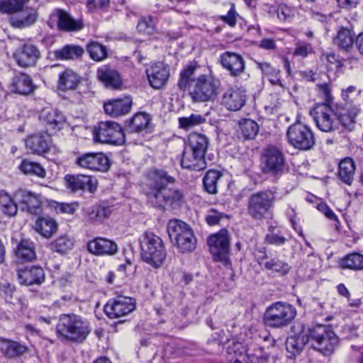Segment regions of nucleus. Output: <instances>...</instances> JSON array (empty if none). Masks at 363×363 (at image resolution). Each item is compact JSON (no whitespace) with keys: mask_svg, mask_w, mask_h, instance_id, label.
<instances>
[{"mask_svg":"<svg viewBox=\"0 0 363 363\" xmlns=\"http://www.w3.org/2000/svg\"><path fill=\"white\" fill-rule=\"evenodd\" d=\"M338 338L330 327L316 325L307 328L302 323H296L291 328V334L286 341V348L293 356L300 354L306 344L324 355L332 354L338 345Z\"/></svg>","mask_w":363,"mask_h":363,"instance_id":"obj_1","label":"nucleus"},{"mask_svg":"<svg viewBox=\"0 0 363 363\" xmlns=\"http://www.w3.org/2000/svg\"><path fill=\"white\" fill-rule=\"evenodd\" d=\"M175 182L174 177L162 169L150 170L143 191L147 202L152 206L164 209L167 206L178 208L183 201V194L177 189L169 186Z\"/></svg>","mask_w":363,"mask_h":363,"instance_id":"obj_2","label":"nucleus"},{"mask_svg":"<svg viewBox=\"0 0 363 363\" xmlns=\"http://www.w3.org/2000/svg\"><path fill=\"white\" fill-rule=\"evenodd\" d=\"M91 330L90 322L75 313L60 315L56 325L57 337L73 343L84 342Z\"/></svg>","mask_w":363,"mask_h":363,"instance_id":"obj_3","label":"nucleus"},{"mask_svg":"<svg viewBox=\"0 0 363 363\" xmlns=\"http://www.w3.org/2000/svg\"><path fill=\"white\" fill-rule=\"evenodd\" d=\"M141 258L153 268L160 267L167 257L162 239L150 232H145L140 238Z\"/></svg>","mask_w":363,"mask_h":363,"instance_id":"obj_4","label":"nucleus"},{"mask_svg":"<svg viewBox=\"0 0 363 363\" xmlns=\"http://www.w3.org/2000/svg\"><path fill=\"white\" fill-rule=\"evenodd\" d=\"M296 315L295 308L285 302H276L269 306L264 315V323L272 328H283L291 323Z\"/></svg>","mask_w":363,"mask_h":363,"instance_id":"obj_5","label":"nucleus"},{"mask_svg":"<svg viewBox=\"0 0 363 363\" xmlns=\"http://www.w3.org/2000/svg\"><path fill=\"white\" fill-rule=\"evenodd\" d=\"M220 85L218 79L203 74L192 80L189 94L196 102L213 101L218 97Z\"/></svg>","mask_w":363,"mask_h":363,"instance_id":"obj_6","label":"nucleus"},{"mask_svg":"<svg viewBox=\"0 0 363 363\" xmlns=\"http://www.w3.org/2000/svg\"><path fill=\"white\" fill-rule=\"evenodd\" d=\"M207 244L213 260L220 262L226 268H230V238L228 230L223 228L217 233L210 235Z\"/></svg>","mask_w":363,"mask_h":363,"instance_id":"obj_7","label":"nucleus"},{"mask_svg":"<svg viewBox=\"0 0 363 363\" xmlns=\"http://www.w3.org/2000/svg\"><path fill=\"white\" fill-rule=\"evenodd\" d=\"M260 166L263 173L273 177H280L285 169L283 152L275 146H267L262 150Z\"/></svg>","mask_w":363,"mask_h":363,"instance_id":"obj_8","label":"nucleus"},{"mask_svg":"<svg viewBox=\"0 0 363 363\" xmlns=\"http://www.w3.org/2000/svg\"><path fill=\"white\" fill-rule=\"evenodd\" d=\"M94 138L101 143L123 145L125 138L121 126L113 121H101L94 130Z\"/></svg>","mask_w":363,"mask_h":363,"instance_id":"obj_9","label":"nucleus"},{"mask_svg":"<svg viewBox=\"0 0 363 363\" xmlns=\"http://www.w3.org/2000/svg\"><path fill=\"white\" fill-rule=\"evenodd\" d=\"M286 136L289 144L301 150H311L315 143L311 128L301 123L291 125L288 128Z\"/></svg>","mask_w":363,"mask_h":363,"instance_id":"obj_10","label":"nucleus"},{"mask_svg":"<svg viewBox=\"0 0 363 363\" xmlns=\"http://www.w3.org/2000/svg\"><path fill=\"white\" fill-rule=\"evenodd\" d=\"M316 126L323 132H333L338 128L339 121L334 110L326 104H317L310 111Z\"/></svg>","mask_w":363,"mask_h":363,"instance_id":"obj_11","label":"nucleus"},{"mask_svg":"<svg viewBox=\"0 0 363 363\" xmlns=\"http://www.w3.org/2000/svg\"><path fill=\"white\" fill-rule=\"evenodd\" d=\"M275 194L271 190L252 194L248 203L250 215L255 219H262L270 211L275 201Z\"/></svg>","mask_w":363,"mask_h":363,"instance_id":"obj_12","label":"nucleus"},{"mask_svg":"<svg viewBox=\"0 0 363 363\" xmlns=\"http://www.w3.org/2000/svg\"><path fill=\"white\" fill-rule=\"evenodd\" d=\"M135 299L124 296H118L109 301L104 306V312L109 318H119L126 316L135 311Z\"/></svg>","mask_w":363,"mask_h":363,"instance_id":"obj_13","label":"nucleus"},{"mask_svg":"<svg viewBox=\"0 0 363 363\" xmlns=\"http://www.w3.org/2000/svg\"><path fill=\"white\" fill-rule=\"evenodd\" d=\"M167 233L181 252H191L196 248V240L191 228H167Z\"/></svg>","mask_w":363,"mask_h":363,"instance_id":"obj_14","label":"nucleus"},{"mask_svg":"<svg viewBox=\"0 0 363 363\" xmlns=\"http://www.w3.org/2000/svg\"><path fill=\"white\" fill-rule=\"evenodd\" d=\"M246 101V92L242 88L232 87L225 91L222 96V104L228 110H240Z\"/></svg>","mask_w":363,"mask_h":363,"instance_id":"obj_15","label":"nucleus"},{"mask_svg":"<svg viewBox=\"0 0 363 363\" xmlns=\"http://www.w3.org/2000/svg\"><path fill=\"white\" fill-rule=\"evenodd\" d=\"M18 281L22 285H40L45 281V272L39 266L20 267L17 269Z\"/></svg>","mask_w":363,"mask_h":363,"instance_id":"obj_16","label":"nucleus"},{"mask_svg":"<svg viewBox=\"0 0 363 363\" xmlns=\"http://www.w3.org/2000/svg\"><path fill=\"white\" fill-rule=\"evenodd\" d=\"M150 84L154 89H161L163 87L169 77V69L168 65L162 62H157L146 70Z\"/></svg>","mask_w":363,"mask_h":363,"instance_id":"obj_17","label":"nucleus"},{"mask_svg":"<svg viewBox=\"0 0 363 363\" xmlns=\"http://www.w3.org/2000/svg\"><path fill=\"white\" fill-rule=\"evenodd\" d=\"M67 187L72 191L88 189L94 192L96 189V180L85 174H68L65 177Z\"/></svg>","mask_w":363,"mask_h":363,"instance_id":"obj_18","label":"nucleus"},{"mask_svg":"<svg viewBox=\"0 0 363 363\" xmlns=\"http://www.w3.org/2000/svg\"><path fill=\"white\" fill-rule=\"evenodd\" d=\"M219 61L223 67L229 71L232 76H239L245 70L244 59L238 53L225 52L220 55Z\"/></svg>","mask_w":363,"mask_h":363,"instance_id":"obj_19","label":"nucleus"},{"mask_svg":"<svg viewBox=\"0 0 363 363\" xmlns=\"http://www.w3.org/2000/svg\"><path fill=\"white\" fill-rule=\"evenodd\" d=\"M40 55V51L36 46L25 43L13 54V57L18 65L28 67L35 65Z\"/></svg>","mask_w":363,"mask_h":363,"instance_id":"obj_20","label":"nucleus"},{"mask_svg":"<svg viewBox=\"0 0 363 363\" xmlns=\"http://www.w3.org/2000/svg\"><path fill=\"white\" fill-rule=\"evenodd\" d=\"M16 200L20 203L21 210L30 214H38L41 206L38 196L25 190H19L16 194Z\"/></svg>","mask_w":363,"mask_h":363,"instance_id":"obj_21","label":"nucleus"},{"mask_svg":"<svg viewBox=\"0 0 363 363\" xmlns=\"http://www.w3.org/2000/svg\"><path fill=\"white\" fill-rule=\"evenodd\" d=\"M204 157V155L185 147L183 151L181 165L184 169L194 171L203 170L206 167Z\"/></svg>","mask_w":363,"mask_h":363,"instance_id":"obj_22","label":"nucleus"},{"mask_svg":"<svg viewBox=\"0 0 363 363\" xmlns=\"http://www.w3.org/2000/svg\"><path fill=\"white\" fill-rule=\"evenodd\" d=\"M132 104V99L130 97H125L106 102L104 104V108L106 114L113 117H119L128 113Z\"/></svg>","mask_w":363,"mask_h":363,"instance_id":"obj_23","label":"nucleus"},{"mask_svg":"<svg viewBox=\"0 0 363 363\" xmlns=\"http://www.w3.org/2000/svg\"><path fill=\"white\" fill-rule=\"evenodd\" d=\"M39 119L43 124L51 130L61 129L65 122V118L61 112L50 108H44L41 111Z\"/></svg>","mask_w":363,"mask_h":363,"instance_id":"obj_24","label":"nucleus"},{"mask_svg":"<svg viewBox=\"0 0 363 363\" xmlns=\"http://www.w3.org/2000/svg\"><path fill=\"white\" fill-rule=\"evenodd\" d=\"M56 18L60 30L66 31H77L82 29L84 24L81 20H75L67 12L57 9L52 14Z\"/></svg>","mask_w":363,"mask_h":363,"instance_id":"obj_25","label":"nucleus"},{"mask_svg":"<svg viewBox=\"0 0 363 363\" xmlns=\"http://www.w3.org/2000/svg\"><path fill=\"white\" fill-rule=\"evenodd\" d=\"M97 77L109 89H118L122 84L119 73L108 66H104L97 70Z\"/></svg>","mask_w":363,"mask_h":363,"instance_id":"obj_26","label":"nucleus"},{"mask_svg":"<svg viewBox=\"0 0 363 363\" xmlns=\"http://www.w3.org/2000/svg\"><path fill=\"white\" fill-rule=\"evenodd\" d=\"M87 249L94 255H113L118 248L116 244L109 240L96 238L89 242Z\"/></svg>","mask_w":363,"mask_h":363,"instance_id":"obj_27","label":"nucleus"},{"mask_svg":"<svg viewBox=\"0 0 363 363\" xmlns=\"http://www.w3.org/2000/svg\"><path fill=\"white\" fill-rule=\"evenodd\" d=\"M81 82V77L71 69H66L59 74L57 87L63 91L75 90Z\"/></svg>","mask_w":363,"mask_h":363,"instance_id":"obj_28","label":"nucleus"},{"mask_svg":"<svg viewBox=\"0 0 363 363\" xmlns=\"http://www.w3.org/2000/svg\"><path fill=\"white\" fill-rule=\"evenodd\" d=\"M50 137L48 134L33 135L28 138L26 145L33 153L41 155L46 152L50 147Z\"/></svg>","mask_w":363,"mask_h":363,"instance_id":"obj_29","label":"nucleus"},{"mask_svg":"<svg viewBox=\"0 0 363 363\" xmlns=\"http://www.w3.org/2000/svg\"><path fill=\"white\" fill-rule=\"evenodd\" d=\"M34 85L31 78L25 74L16 75L11 84V89L13 92L21 94L28 95L34 90Z\"/></svg>","mask_w":363,"mask_h":363,"instance_id":"obj_30","label":"nucleus"},{"mask_svg":"<svg viewBox=\"0 0 363 363\" xmlns=\"http://www.w3.org/2000/svg\"><path fill=\"white\" fill-rule=\"evenodd\" d=\"M0 351L6 357L15 358L26 353L27 347L16 341L0 338Z\"/></svg>","mask_w":363,"mask_h":363,"instance_id":"obj_31","label":"nucleus"},{"mask_svg":"<svg viewBox=\"0 0 363 363\" xmlns=\"http://www.w3.org/2000/svg\"><path fill=\"white\" fill-rule=\"evenodd\" d=\"M208 145V138L205 135L191 133L188 137L185 147L205 156Z\"/></svg>","mask_w":363,"mask_h":363,"instance_id":"obj_32","label":"nucleus"},{"mask_svg":"<svg viewBox=\"0 0 363 363\" xmlns=\"http://www.w3.org/2000/svg\"><path fill=\"white\" fill-rule=\"evenodd\" d=\"M354 36L352 30L342 27L338 30L334 43L339 48L347 51L352 48Z\"/></svg>","mask_w":363,"mask_h":363,"instance_id":"obj_33","label":"nucleus"},{"mask_svg":"<svg viewBox=\"0 0 363 363\" xmlns=\"http://www.w3.org/2000/svg\"><path fill=\"white\" fill-rule=\"evenodd\" d=\"M360 90L354 86H350L342 91V98L345 101L344 109H353L359 108Z\"/></svg>","mask_w":363,"mask_h":363,"instance_id":"obj_34","label":"nucleus"},{"mask_svg":"<svg viewBox=\"0 0 363 363\" xmlns=\"http://www.w3.org/2000/svg\"><path fill=\"white\" fill-rule=\"evenodd\" d=\"M354 171L355 164L351 158H345L340 162L338 175L340 179L345 184H352Z\"/></svg>","mask_w":363,"mask_h":363,"instance_id":"obj_35","label":"nucleus"},{"mask_svg":"<svg viewBox=\"0 0 363 363\" xmlns=\"http://www.w3.org/2000/svg\"><path fill=\"white\" fill-rule=\"evenodd\" d=\"M150 121L149 115L139 113L127 121L125 126L130 133H140L147 128Z\"/></svg>","mask_w":363,"mask_h":363,"instance_id":"obj_36","label":"nucleus"},{"mask_svg":"<svg viewBox=\"0 0 363 363\" xmlns=\"http://www.w3.org/2000/svg\"><path fill=\"white\" fill-rule=\"evenodd\" d=\"M84 52V49L79 45H67L61 49L56 50L54 55L59 60H74L81 57Z\"/></svg>","mask_w":363,"mask_h":363,"instance_id":"obj_37","label":"nucleus"},{"mask_svg":"<svg viewBox=\"0 0 363 363\" xmlns=\"http://www.w3.org/2000/svg\"><path fill=\"white\" fill-rule=\"evenodd\" d=\"M256 64L263 74L268 77L269 82L272 85H279L281 87H284V85L280 79V72L279 69L266 62H256Z\"/></svg>","mask_w":363,"mask_h":363,"instance_id":"obj_38","label":"nucleus"},{"mask_svg":"<svg viewBox=\"0 0 363 363\" xmlns=\"http://www.w3.org/2000/svg\"><path fill=\"white\" fill-rule=\"evenodd\" d=\"M16 256L23 262H32L35 259L33 242L28 240H22L18 245Z\"/></svg>","mask_w":363,"mask_h":363,"instance_id":"obj_39","label":"nucleus"},{"mask_svg":"<svg viewBox=\"0 0 363 363\" xmlns=\"http://www.w3.org/2000/svg\"><path fill=\"white\" fill-rule=\"evenodd\" d=\"M223 174L220 171L208 170L203 179V187L208 194L217 193L218 182L222 177Z\"/></svg>","mask_w":363,"mask_h":363,"instance_id":"obj_40","label":"nucleus"},{"mask_svg":"<svg viewBox=\"0 0 363 363\" xmlns=\"http://www.w3.org/2000/svg\"><path fill=\"white\" fill-rule=\"evenodd\" d=\"M240 130L244 140H252L259 132V125L253 120L244 119L240 123Z\"/></svg>","mask_w":363,"mask_h":363,"instance_id":"obj_41","label":"nucleus"},{"mask_svg":"<svg viewBox=\"0 0 363 363\" xmlns=\"http://www.w3.org/2000/svg\"><path fill=\"white\" fill-rule=\"evenodd\" d=\"M20 169L25 174L35 175L40 178H45L46 176V171L40 164L28 160L22 161Z\"/></svg>","mask_w":363,"mask_h":363,"instance_id":"obj_42","label":"nucleus"},{"mask_svg":"<svg viewBox=\"0 0 363 363\" xmlns=\"http://www.w3.org/2000/svg\"><path fill=\"white\" fill-rule=\"evenodd\" d=\"M340 264L342 268L352 270L363 269V255L357 252L351 253L345 256Z\"/></svg>","mask_w":363,"mask_h":363,"instance_id":"obj_43","label":"nucleus"},{"mask_svg":"<svg viewBox=\"0 0 363 363\" xmlns=\"http://www.w3.org/2000/svg\"><path fill=\"white\" fill-rule=\"evenodd\" d=\"M0 209L9 216L16 214L18 207L11 197L4 191L0 192Z\"/></svg>","mask_w":363,"mask_h":363,"instance_id":"obj_44","label":"nucleus"},{"mask_svg":"<svg viewBox=\"0 0 363 363\" xmlns=\"http://www.w3.org/2000/svg\"><path fill=\"white\" fill-rule=\"evenodd\" d=\"M86 50L91 58L96 62L104 60L108 55L106 48L98 42L89 43L86 46Z\"/></svg>","mask_w":363,"mask_h":363,"instance_id":"obj_45","label":"nucleus"},{"mask_svg":"<svg viewBox=\"0 0 363 363\" xmlns=\"http://www.w3.org/2000/svg\"><path fill=\"white\" fill-rule=\"evenodd\" d=\"M28 0H0V11L14 13L21 11Z\"/></svg>","mask_w":363,"mask_h":363,"instance_id":"obj_46","label":"nucleus"},{"mask_svg":"<svg viewBox=\"0 0 363 363\" xmlns=\"http://www.w3.org/2000/svg\"><path fill=\"white\" fill-rule=\"evenodd\" d=\"M345 113L341 114L338 118L339 124L350 130H352L355 123V118L359 114L360 108H353V109H344Z\"/></svg>","mask_w":363,"mask_h":363,"instance_id":"obj_47","label":"nucleus"},{"mask_svg":"<svg viewBox=\"0 0 363 363\" xmlns=\"http://www.w3.org/2000/svg\"><path fill=\"white\" fill-rule=\"evenodd\" d=\"M92 168L91 170L106 172L110 167V161L108 158L102 152L92 154Z\"/></svg>","mask_w":363,"mask_h":363,"instance_id":"obj_48","label":"nucleus"},{"mask_svg":"<svg viewBox=\"0 0 363 363\" xmlns=\"http://www.w3.org/2000/svg\"><path fill=\"white\" fill-rule=\"evenodd\" d=\"M52 249L56 252L65 254L71 250L74 247V241L67 235L59 237L54 243L52 244Z\"/></svg>","mask_w":363,"mask_h":363,"instance_id":"obj_49","label":"nucleus"},{"mask_svg":"<svg viewBox=\"0 0 363 363\" xmlns=\"http://www.w3.org/2000/svg\"><path fill=\"white\" fill-rule=\"evenodd\" d=\"M264 267L268 270H274L281 276L287 274L291 267L286 262L271 259L264 263Z\"/></svg>","mask_w":363,"mask_h":363,"instance_id":"obj_50","label":"nucleus"},{"mask_svg":"<svg viewBox=\"0 0 363 363\" xmlns=\"http://www.w3.org/2000/svg\"><path fill=\"white\" fill-rule=\"evenodd\" d=\"M206 119L200 114H191L189 117L179 118V126L183 129H189L204 123Z\"/></svg>","mask_w":363,"mask_h":363,"instance_id":"obj_51","label":"nucleus"},{"mask_svg":"<svg viewBox=\"0 0 363 363\" xmlns=\"http://www.w3.org/2000/svg\"><path fill=\"white\" fill-rule=\"evenodd\" d=\"M137 29L140 33L147 35L152 34L155 30L153 18L150 16L142 18L138 23Z\"/></svg>","mask_w":363,"mask_h":363,"instance_id":"obj_52","label":"nucleus"},{"mask_svg":"<svg viewBox=\"0 0 363 363\" xmlns=\"http://www.w3.org/2000/svg\"><path fill=\"white\" fill-rule=\"evenodd\" d=\"M50 207L58 214H69L72 215L75 211V206L74 203H59L57 201H52Z\"/></svg>","mask_w":363,"mask_h":363,"instance_id":"obj_53","label":"nucleus"},{"mask_svg":"<svg viewBox=\"0 0 363 363\" xmlns=\"http://www.w3.org/2000/svg\"><path fill=\"white\" fill-rule=\"evenodd\" d=\"M88 213L91 220L100 221L108 216L110 211L108 208L101 206H95L91 208Z\"/></svg>","mask_w":363,"mask_h":363,"instance_id":"obj_54","label":"nucleus"},{"mask_svg":"<svg viewBox=\"0 0 363 363\" xmlns=\"http://www.w3.org/2000/svg\"><path fill=\"white\" fill-rule=\"evenodd\" d=\"M228 219V216L217 211L212 210L206 217V220L209 225L220 224L222 220Z\"/></svg>","mask_w":363,"mask_h":363,"instance_id":"obj_55","label":"nucleus"},{"mask_svg":"<svg viewBox=\"0 0 363 363\" xmlns=\"http://www.w3.org/2000/svg\"><path fill=\"white\" fill-rule=\"evenodd\" d=\"M320 259L311 253L305 259L304 264L311 272H315L320 267Z\"/></svg>","mask_w":363,"mask_h":363,"instance_id":"obj_56","label":"nucleus"},{"mask_svg":"<svg viewBox=\"0 0 363 363\" xmlns=\"http://www.w3.org/2000/svg\"><path fill=\"white\" fill-rule=\"evenodd\" d=\"M312 52V47L310 44L300 43L295 48L293 55L296 57H306Z\"/></svg>","mask_w":363,"mask_h":363,"instance_id":"obj_57","label":"nucleus"},{"mask_svg":"<svg viewBox=\"0 0 363 363\" xmlns=\"http://www.w3.org/2000/svg\"><path fill=\"white\" fill-rule=\"evenodd\" d=\"M37 19V13L33 11L29 12L27 16L21 20L16 21L14 23L18 27H26L33 25Z\"/></svg>","mask_w":363,"mask_h":363,"instance_id":"obj_58","label":"nucleus"},{"mask_svg":"<svg viewBox=\"0 0 363 363\" xmlns=\"http://www.w3.org/2000/svg\"><path fill=\"white\" fill-rule=\"evenodd\" d=\"M92 154L93 152L86 153L77 157L76 164L83 168L91 169L92 168Z\"/></svg>","mask_w":363,"mask_h":363,"instance_id":"obj_59","label":"nucleus"},{"mask_svg":"<svg viewBox=\"0 0 363 363\" xmlns=\"http://www.w3.org/2000/svg\"><path fill=\"white\" fill-rule=\"evenodd\" d=\"M265 240L271 245H282L287 239L281 235L272 233L266 235Z\"/></svg>","mask_w":363,"mask_h":363,"instance_id":"obj_60","label":"nucleus"},{"mask_svg":"<svg viewBox=\"0 0 363 363\" xmlns=\"http://www.w3.org/2000/svg\"><path fill=\"white\" fill-rule=\"evenodd\" d=\"M317 208L319 211L323 213L327 218L338 222L337 216H335L334 212L325 203H320L318 204Z\"/></svg>","mask_w":363,"mask_h":363,"instance_id":"obj_61","label":"nucleus"},{"mask_svg":"<svg viewBox=\"0 0 363 363\" xmlns=\"http://www.w3.org/2000/svg\"><path fill=\"white\" fill-rule=\"evenodd\" d=\"M57 227V223L55 219L52 218L50 216H43L40 217L36 220V227Z\"/></svg>","mask_w":363,"mask_h":363,"instance_id":"obj_62","label":"nucleus"},{"mask_svg":"<svg viewBox=\"0 0 363 363\" xmlns=\"http://www.w3.org/2000/svg\"><path fill=\"white\" fill-rule=\"evenodd\" d=\"M221 18L230 26H234L236 24V13L234 8L232 7L227 15L223 16Z\"/></svg>","mask_w":363,"mask_h":363,"instance_id":"obj_63","label":"nucleus"},{"mask_svg":"<svg viewBox=\"0 0 363 363\" xmlns=\"http://www.w3.org/2000/svg\"><path fill=\"white\" fill-rule=\"evenodd\" d=\"M43 238L49 239L57 233V228H33Z\"/></svg>","mask_w":363,"mask_h":363,"instance_id":"obj_64","label":"nucleus"}]
</instances>
